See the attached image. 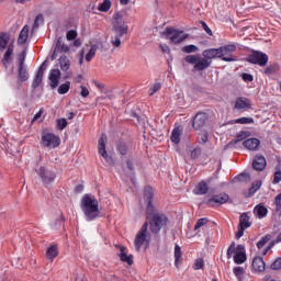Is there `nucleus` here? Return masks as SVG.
Wrapping results in <instances>:
<instances>
[{"label": "nucleus", "instance_id": "16", "mask_svg": "<svg viewBox=\"0 0 281 281\" xmlns=\"http://www.w3.org/2000/svg\"><path fill=\"white\" fill-rule=\"evenodd\" d=\"M12 56H14V45H9L1 60L4 69H8L12 65Z\"/></svg>", "mask_w": 281, "mask_h": 281}, {"label": "nucleus", "instance_id": "13", "mask_svg": "<svg viewBox=\"0 0 281 281\" xmlns=\"http://www.w3.org/2000/svg\"><path fill=\"white\" fill-rule=\"evenodd\" d=\"M210 115L205 112H198L193 117L192 126L195 131H201L205 126Z\"/></svg>", "mask_w": 281, "mask_h": 281}, {"label": "nucleus", "instance_id": "36", "mask_svg": "<svg viewBox=\"0 0 281 281\" xmlns=\"http://www.w3.org/2000/svg\"><path fill=\"white\" fill-rule=\"evenodd\" d=\"M261 186H262V182H260V181L252 182V184L248 191V196H254V194H256V192H258V190H260Z\"/></svg>", "mask_w": 281, "mask_h": 281}, {"label": "nucleus", "instance_id": "29", "mask_svg": "<svg viewBox=\"0 0 281 281\" xmlns=\"http://www.w3.org/2000/svg\"><path fill=\"white\" fill-rule=\"evenodd\" d=\"M235 109H251V102L247 98H238L235 103Z\"/></svg>", "mask_w": 281, "mask_h": 281}, {"label": "nucleus", "instance_id": "42", "mask_svg": "<svg viewBox=\"0 0 281 281\" xmlns=\"http://www.w3.org/2000/svg\"><path fill=\"white\" fill-rule=\"evenodd\" d=\"M60 38H58L54 52L50 56V60H56V58H58V54L60 53Z\"/></svg>", "mask_w": 281, "mask_h": 281}, {"label": "nucleus", "instance_id": "25", "mask_svg": "<svg viewBox=\"0 0 281 281\" xmlns=\"http://www.w3.org/2000/svg\"><path fill=\"white\" fill-rule=\"evenodd\" d=\"M249 213L245 212L239 216V227H244V229H249V226L251 225Z\"/></svg>", "mask_w": 281, "mask_h": 281}, {"label": "nucleus", "instance_id": "45", "mask_svg": "<svg viewBox=\"0 0 281 281\" xmlns=\"http://www.w3.org/2000/svg\"><path fill=\"white\" fill-rule=\"evenodd\" d=\"M67 119H58L56 121V126L58 131H65V128H67Z\"/></svg>", "mask_w": 281, "mask_h": 281}, {"label": "nucleus", "instance_id": "59", "mask_svg": "<svg viewBox=\"0 0 281 281\" xmlns=\"http://www.w3.org/2000/svg\"><path fill=\"white\" fill-rule=\"evenodd\" d=\"M245 229L247 228H244L243 226H238V229L235 234V237L238 239V238H243V236H245Z\"/></svg>", "mask_w": 281, "mask_h": 281}, {"label": "nucleus", "instance_id": "58", "mask_svg": "<svg viewBox=\"0 0 281 281\" xmlns=\"http://www.w3.org/2000/svg\"><path fill=\"white\" fill-rule=\"evenodd\" d=\"M65 223V215L60 214V217L55 220V228L58 229Z\"/></svg>", "mask_w": 281, "mask_h": 281}, {"label": "nucleus", "instance_id": "60", "mask_svg": "<svg viewBox=\"0 0 281 281\" xmlns=\"http://www.w3.org/2000/svg\"><path fill=\"white\" fill-rule=\"evenodd\" d=\"M210 135L207 132H203L200 137V144H207Z\"/></svg>", "mask_w": 281, "mask_h": 281}, {"label": "nucleus", "instance_id": "9", "mask_svg": "<svg viewBox=\"0 0 281 281\" xmlns=\"http://www.w3.org/2000/svg\"><path fill=\"white\" fill-rule=\"evenodd\" d=\"M181 34H183V31H179L175 27L168 26L165 30L166 38L171 41V43H173L175 45H179V44L183 43V41H186V38H188L190 36L189 34H184L181 36Z\"/></svg>", "mask_w": 281, "mask_h": 281}, {"label": "nucleus", "instance_id": "33", "mask_svg": "<svg viewBox=\"0 0 281 281\" xmlns=\"http://www.w3.org/2000/svg\"><path fill=\"white\" fill-rule=\"evenodd\" d=\"M183 252L181 251V246L176 244L175 246V265L176 267H179L181 265Z\"/></svg>", "mask_w": 281, "mask_h": 281}, {"label": "nucleus", "instance_id": "28", "mask_svg": "<svg viewBox=\"0 0 281 281\" xmlns=\"http://www.w3.org/2000/svg\"><path fill=\"white\" fill-rule=\"evenodd\" d=\"M58 60L61 71H69L71 67V60H69V57H67V55H61Z\"/></svg>", "mask_w": 281, "mask_h": 281}, {"label": "nucleus", "instance_id": "22", "mask_svg": "<svg viewBox=\"0 0 281 281\" xmlns=\"http://www.w3.org/2000/svg\"><path fill=\"white\" fill-rule=\"evenodd\" d=\"M29 36H30V26L24 25L18 37V45H25V43H27Z\"/></svg>", "mask_w": 281, "mask_h": 281}, {"label": "nucleus", "instance_id": "43", "mask_svg": "<svg viewBox=\"0 0 281 281\" xmlns=\"http://www.w3.org/2000/svg\"><path fill=\"white\" fill-rule=\"evenodd\" d=\"M25 58H27V50H22L21 54L18 56V66H26Z\"/></svg>", "mask_w": 281, "mask_h": 281}, {"label": "nucleus", "instance_id": "47", "mask_svg": "<svg viewBox=\"0 0 281 281\" xmlns=\"http://www.w3.org/2000/svg\"><path fill=\"white\" fill-rule=\"evenodd\" d=\"M235 124H254V119L252 117H239L235 120Z\"/></svg>", "mask_w": 281, "mask_h": 281}, {"label": "nucleus", "instance_id": "10", "mask_svg": "<svg viewBox=\"0 0 281 281\" xmlns=\"http://www.w3.org/2000/svg\"><path fill=\"white\" fill-rule=\"evenodd\" d=\"M36 172L45 187L50 186L56 180V172L52 169H47V167L42 166Z\"/></svg>", "mask_w": 281, "mask_h": 281}, {"label": "nucleus", "instance_id": "4", "mask_svg": "<svg viewBox=\"0 0 281 281\" xmlns=\"http://www.w3.org/2000/svg\"><path fill=\"white\" fill-rule=\"evenodd\" d=\"M81 211L86 216V221H95L100 216L98 199L89 194H85L80 204Z\"/></svg>", "mask_w": 281, "mask_h": 281}, {"label": "nucleus", "instance_id": "56", "mask_svg": "<svg viewBox=\"0 0 281 281\" xmlns=\"http://www.w3.org/2000/svg\"><path fill=\"white\" fill-rule=\"evenodd\" d=\"M237 181H251V176H249V173H240L239 176H237Z\"/></svg>", "mask_w": 281, "mask_h": 281}, {"label": "nucleus", "instance_id": "38", "mask_svg": "<svg viewBox=\"0 0 281 281\" xmlns=\"http://www.w3.org/2000/svg\"><path fill=\"white\" fill-rule=\"evenodd\" d=\"M98 52V46L92 45L90 47V50L88 52V54L86 55V60L88 63H91V60H93V58L95 57V53Z\"/></svg>", "mask_w": 281, "mask_h": 281}, {"label": "nucleus", "instance_id": "50", "mask_svg": "<svg viewBox=\"0 0 281 281\" xmlns=\"http://www.w3.org/2000/svg\"><path fill=\"white\" fill-rule=\"evenodd\" d=\"M201 153H202L201 147H195L193 150H191L190 158L193 160L199 159V157H201Z\"/></svg>", "mask_w": 281, "mask_h": 281}, {"label": "nucleus", "instance_id": "32", "mask_svg": "<svg viewBox=\"0 0 281 281\" xmlns=\"http://www.w3.org/2000/svg\"><path fill=\"white\" fill-rule=\"evenodd\" d=\"M234 262L235 265H245L247 262V252H235Z\"/></svg>", "mask_w": 281, "mask_h": 281}, {"label": "nucleus", "instance_id": "18", "mask_svg": "<svg viewBox=\"0 0 281 281\" xmlns=\"http://www.w3.org/2000/svg\"><path fill=\"white\" fill-rule=\"evenodd\" d=\"M249 135H251L250 132L247 131H240L237 136L236 139L231 140L227 145L226 148H234L236 146V144H238L239 142H243L244 139H247V137H249Z\"/></svg>", "mask_w": 281, "mask_h": 281}, {"label": "nucleus", "instance_id": "17", "mask_svg": "<svg viewBox=\"0 0 281 281\" xmlns=\"http://www.w3.org/2000/svg\"><path fill=\"white\" fill-rule=\"evenodd\" d=\"M117 249H120L119 257L122 262H126L127 265L132 266L133 265V255H128L126 252V247L125 246H120L115 245Z\"/></svg>", "mask_w": 281, "mask_h": 281}, {"label": "nucleus", "instance_id": "57", "mask_svg": "<svg viewBox=\"0 0 281 281\" xmlns=\"http://www.w3.org/2000/svg\"><path fill=\"white\" fill-rule=\"evenodd\" d=\"M58 38H60V42H63V37H58ZM59 52L60 54H68L69 47L66 44L60 43Z\"/></svg>", "mask_w": 281, "mask_h": 281}, {"label": "nucleus", "instance_id": "49", "mask_svg": "<svg viewBox=\"0 0 281 281\" xmlns=\"http://www.w3.org/2000/svg\"><path fill=\"white\" fill-rule=\"evenodd\" d=\"M234 276H236L238 279L243 278L245 276V268L243 267H235L233 269Z\"/></svg>", "mask_w": 281, "mask_h": 281}, {"label": "nucleus", "instance_id": "24", "mask_svg": "<svg viewBox=\"0 0 281 281\" xmlns=\"http://www.w3.org/2000/svg\"><path fill=\"white\" fill-rule=\"evenodd\" d=\"M46 258H47V260H50L52 262H54V260L56 258H58V246L57 245H52L47 248Z\"/></svg>", "mask_w": 281, "mask_h": 281}, {"label": "nucleus", "instance_id": "11", "mask_svg": "<svg viewBox=\"0 0 281 281\" xmlns=\"http://www.w3.org/2000/svg\"><path fill=\"white\" fill-rule=\"evenodd\" d=\"M104 139H106V135L102 134L98 142L99 155L105 159L109 166H114L115 161L113 160V157L109 156L106 153V142Z\"/></svg>", "mask_w": 281, "mask_h": 281}, {"label": "nucleus", "instance_id": "21", "mask_svg": "<svg viewBox=\"0 0 281 281\" xmlns=\"http://www.w3.org/2000/svg\"><path fill=\"white\" fill-rule=\"evenodd\" d=\"M243 146H245L247 150H258V148L260 147V139L248 138L243 142Z\"/></svg>", "mask_w": 281, "mask_h": 281}, {"label": "nucleus", "instance_id": "44", "mask_svg": "<svg viewBox=\"0 0 281 281\" xmlns=\"http://www.w3.org/2000/svg\"><path fill=\"white\" fill-rule=\"evenodd\" d=\"M205 267V261H203V258L195 259L193 263L194 271H199Z\"/></svg>", "mask_w": 281, "mask_h": 281}, {"label": "nucleus", "instance_id": "27", "mask_svg": "<svg viewBox=\"0 0 281 281\" xmlns=\"http://www.w3.org/2000/svg\"><path fill=\"white\" fill-rule=\"evenodd\" d=\"M254 214H256L258 218H265V216L269 214V210L262 204H257L254 209Z\"/></svg>", "mask_w": 281, "mask_h": 281}, {"label": "nucleus", "instance_id": "48", "mask_svg": "<svg viewBox=\"0 0 281 281\" xmlns=\"http://www.w3.org/2000/svg\"><path fill=\"white\" fill-rule=\"evenodd\" d=\"M209 222L210 220H207V217H202L198 220L194 226V231L196 232V229H201V227H203V225H207Z\"/></svg>", "mask_w": 281, "mask_h": 281}, {"label": "nucleus", "instance_id": "2", "mask_svg": "<svg viewBox=\"0 0 281 281\" xmlns=\"http://www.w3.org/2000/svg\"><path fill=\"white\" fill-rule=\"evenodd\" d=\"M201 55H187L184 60L188 65H193V71H205L212 65L211 60L221 58V46L218 48H207Z\"/></svg>", "mask_w": 281, "mask_h": 281}, {"label": "nucleus", "instance_id": "62", "mask_svg": "<svg viewBox=\"0 0 281 281\" xmlns=\"http://www.w3.org/2000/svg\"><path fill=\"white\" fill-rule=\"evenodd\" d=\"M81 92L80 95L81 98H89V89L85 86H80Z\"/></svg>", "mask_w": 281, "mask_h": 281}, {"label": "nucleus", "instance_id": "51", "mask_svg": "<svg viewBox=\"0 0 281 281\" xmlns=\"http://www.w3.org/2000/svg\"><path fill=\"white\" fill-rule=\"evenodd\" d=\"M234 254H236V243H232L227 249L226 256L228 258V260L232 258V256H234Z\"/></svg>", "mask_w": 281, "mask_h": 281}, {"label": "nucleus", "instance_id": "26", "mask_svg": "<svg viewBox=\"0 0 281 281\" xmlns=\"http://www.w3.org/2000/svg\"><path fill=\"white\" fill-rule=\"evenodd\" d=\"M207 190H210V188L207 187V183L205 181H200L193 192L198 195H203V194H207Z\"/></svg>", "mask_w": 281, "mask_h": 281}, {"label": "nucleus", "instance_id": "20", "mask_svg": "<svg viewBox=\"0 0 281 281\" xmlns=\"http://www.w3.org/2000/svg\"><path fill=\"white\" fill-rule=\"evenodd\" d=\"M252 269L259 273H262L267 269V263H265L262 257H255L252 259Z\"/></svg>", "mask_w": 281, "mask_h": 281}, {"label": "nucleus", "instance_id": "7", "mask_svg": "<svg viewBox=\"0 0 281 281\" xmlns=\"http://www.w3.org/2000/svg\"><path fill=\"white\" fill-rule=\"evenodd\" d=\"M236 49V44H226L220 46V60H223L224 63H236V60H238V57L234 55Z\"/></svg>", "mask_w": 281, "mask_h": 281}, {"label": "nucleus", "instance_id": "39", "mask_svg": "<svg viewBox=\"0 0 281 281\" xmlns=\"http://www.w3.org/2000/svg\"><path fill=\"white\" fill-rule=\"evenodd\" d=\"M98 10L99 12H109L111 10V0H103Z\"/></svg>", "mask_w": 281, "mask_h": 281}, {"label": "nucleus", "instance_id": "53", "mask_svg": "<svg viewBox=\"0 0 281 281\" xmlns=\"http://www.w3.org/2000/svg\"><path fill=\"white\" fill-rule=\"evenodd\" d=\"M240 78L244 80V82H254V75L251 74L243 72Z\"/></svg>", "mask_w": 281, "mask_h": 281}, {"label": "nucleus", "instance_id": "23", "mask_svg": "<svg viewBox=\"0 0 281 281\" xmlns=\"http://www.w3.org/2000/svg\"><path fill=\"white\" fill-rule=\"evenodd\" d=\"M182 135H183V128L181 126L175 127L172 130L170 139L173 144H180Z\"/></svg>", "mask_w": 281, "mask_h": 281}, {"label": "nucleus", "instance_id": "54", "mask_svg": "<svg viewBox=\"0 0 281 281\" xmlns=\"http://www.w3.org/2000/svg\"><path fill=\"white\" fill-rule=\"evenodd\" d=\"M47 69V60L43 61L38 67L37 75L45 76V70Z\"/></svg>", "mask_w": 281, "mask_h": 281}, {"label": "nucleus", "instance_id": "52", "mask_svg": "<svg viewBox=\"0 0 281 281\" xmlns=\"http://www.w3.org/2000/svg\"><path fill=\"white\" fill-rule=\"evenodd\" d=\"M77 37H78V32H76V30H70L66 33L67 41H76Z\"/></svg>", "mask_w": 281, "mask_h": 281}, {"label": "nucleus", "instance_id": "55", "mask_svg": "<svg viewBox=\"0 0 281 281\" xmlns=\"http://www.w3.org/2000/svg\"><path fill=\"white\" fill-rule=\"evenodd\" d=\"M200 24H201V27L204 30V32H206V34H209V36H213L212 29H210V26H207V23H205V21L201 20Z\"/></svg>", "mask_w": 281, "mask_h": 281}, {"label": "nucleus", "instance_id": "3", "mask_svg": "<svg viewBox=\"0 0 281 281\" xmlns=\"http://www.w3.org/2000/svg\"><path fill=\"white\" fill-rule=\"evenodd\" d=\"M112 30L116 35L112 38L111 43L113 47H120L122 45V36L128 34V24H126L124 14L120 11L113 14Z\"/></svg>", "mask_w": 281, "mask_h": 281}, {"label": "nucleus", "instance_id": "35", "mask_svg": "<svg viewBox=\"0 0 281 281\" xmlns=\"http://www.w3.org/2000/svg\"><path fill=\"white\" fill-rule=\"evenodd\" d=\"M70 89H71V82L70 81H66L65 83H61L58 87L57 93H59V95H65V93H69Z\"/></svg>", "mask_w": 281, "mask_h": 281}, {"label": "nucleus", "instance_id": "63", "mask_svg": "<svg viewBox=\"0 0 281 281\" xmlns=\"http://www.w3.org/2000/svg\"><path fill=\"white\" fill-rule=\"evenodd\" d=\"M280 181H281V170L274 172V178H273L272 183L278 184V183H280Z\"/></svg>", "mask_w": 281, "mask_h": 281}, {"label": "nucleus", "instance_id": "15", "mask_svg": "<svg viewBox=\"0 0 281 281\" xmlns=\"http://www.w3.org/2000/svg\"><path fill=\"white\" fill-rule=\"evenodd\" d=\"M252 168L257 172H262L267 168V158L262 155H256L252 159Z\"/></svg>", "mask_w": 281, "mask_h": 281}, {"label": "nucleus", "instance_id": "34", "mask_svg": "<svg viewBox=\"0 0 281 281\" xmlns=\"http://www.w3.org/2000/svg\"><path fill=\"white\" fill-rule=\"evenodd\" d=\"M277 71H280V64L278 63L271 64L265 69L266 76H273Z\"/></svg>", "mask_w": 281, "mask_h": 281}, {"label": "nucleus", "instance_id": "19", "mask_svg": "<svg viewBox=\"0 0 281 281\" xmlns=\"http://www.w3.org/2000/svg\"><path fill=\"white\" fill-rule=\"evenodd\" d=\"M18 80L19 82H27L30 80L27 66H18Z\"/></svg>", "mask_w": 281, "mask_h": 281}, {"label": "nucleus", "instance_id": "14", "mask_svg": "<svg viewBox=\"0 0 281 281\" xmlns=\"http://www.w3.org/2000/svg\"><path fill=\"white\" fill-rule=\"evenodd\" d=\"M48 80L50 89H57L58 85H60V69L53 68L49 71Z\"/></svg>", "mask_w": 281, "mask_h": 281}, {"label": "nucleus", "instance_id": "30", "mask_svg": "<svg viewBox=\"0 0 281 281\" xmlns=\"http://www.w3.org/2000/svg\"><path fill=\"white\" fill-rule=\"evenodd\" d=\"M116 150L120 155H127L128 154V144L124 139H119L116 143Z\"/></svg>", "mask_w": 281, "mask_h": 281}, {"label": "nucleus", "instance_id": "31", "mask_svg": "<svg viewBox=\"0 0 281 281\" xmlns=\"http://www.w3.org/2000/svg\"><path fill=\"white\" fill-rule=\"evenodd\" d=\"M10 44V35L5 32L0 33V52H3L5 47Z\"/></svg>", "mask_w": 281, "mask_h": 281}, {"label": "nucleus", "instance_id": "64", "mask_svg": "<svg viewBox=\"0 0 281 281\" xmlns=\"http://www.w3.org/2000/svg\"><path fill=\"white\" fill-rule=\"evenodd\" d=\"M38 21H41L43 23V14H37L35 16L34 23H33V27H38L40 23Z\"/></svg>", "mask_w": 281, "mask_h": 281}, {"label": "nucleus", "instance_id": "5", "mask_svg": "<svg viewBox=\"0 0 281 281\" xmlns=\"http://www.w3.org/2000/svg\"><path fill=\"white\" fill-rule=\"evenodd\" d=\"M60 136L47 132V130H44L42 132V138H41V146L43 148H49V150L54 149V148H58V146H60Z\"/></svg>", "mask_w": 281, "mask_h": 281}, {"label": "nucleus", "instance_id": "8", "mask_svg": "<svg viewBox=\"0 0 281 281\" xmlns=\"http://www.w3.org/2000/svg\"><path fill=\"white\" fill-rule=\"evenodd\" d=\"M246 63H250V65H259V67H266L267 63H269V55L260 50H252L251 54L246 57Z\"/></svg>", "mask_w": 281, "mask_h": 281}, {"label": "nucleus", "instance_id": "6", "mask_svg": "<svg viewBox=\"0 0 281 281\" xmlns=\"http://www.w3.org/2000/svg\"><path fill=\"white\" fill-rule=\"evenodd\" d=\"M146 245V247H149L150 245V235L148 234V222H144L143 226L136 234L134 245L136 251H139L142 249V245Z\"/></svg>", "mask_w": 281, "mask_h": 281}, {"label": "nucleus", "instance_id": "12", "mask_svg": "<svg viewBox=\"0 0 281 281\" xmlns=\"http://www.w3.org/2000/svg\"><path fill=\"white\" fill-rule=\"evenodd\" d=\"M229 201V195L225 192L212 195L205 204L207 207H216V205H223Z\"/></svg>", "mask_w": 281, "mask_h": 281}, {"label": "nucleus", "instance_id": "1", "mask_svg": "<svg viewBox=\"0 0 281 281\" xmlns=\"http://www.w3.org/2000/svg\"><path fill=\"white\" fill-rule=\"evenodd\" d=\"M143 199L145 203H147L145 213V223H147V228L149 226L151 234H159V232L168 225L169 220L166 214L157 212V207L153 205V199H155L153 187L147 186L144 188Z\"/></svg>", "mask_w": 281, "mask_h": 281}, {"label": "nucleus", "instance_id": "40", "mask_svg": "<svg viewBox=\"0 0 281 281\" xmlns=\"http://www.w3.org/2000/svg\"><path fill=\"white\" fill-rule=\"evenodd\" d=\"M42 83H43V75L36 74L32 82V89H38V87H41Z\"/></svg>", "mask_w": 281, "mask_h": 281}, {"label": "nucleus", "instance_id": "41", "mask_svg": "<svg viewBox=\"0 0 281 281\" xmlns=\"http://www.w3.org/2000/svg\"><path fill=\"white\" fill-rule=\"evenodd\" d=\"M269 240H271V234H267L266 236H263L261 240L257 243V248L262 249V247H265V245H267Z\"/></svg>", "mask_w": 281, "mask_h": 281}, {"label": "nucleus", "instance_id": "46", "mask_svg": "<svg viewBox=\"0 0 281 281\" xmlns=\"http://www.w3.org/2000/svg\"><path fill=\"white\" fill-rule=\"evenodd\" d=\"M270 269L272 271H280L281 270V257H278L271 265Z\"/></svg>", "mask_w": 281, "mask_h": 281}, {"label": "nucleus", "instance_id": "37", "mask_svg": "<svg viewBox=\"0 0 281 281\" xmlns=\"http://www.w3.org/2000/svg\"><path fill=\"white\" fill-rule=\"evenodd\" d=\"M182 52L184 54H196V52H199V47L194 44H190V45L182 47Z\"/></svg>", "mask_w": 281, "mask_h": 281}, {"label": "nucleus", "instance_id": "61", "mask_svg": "<svg viewBox=\"0 0 281 281\" xmlns=\"http://www.w3.org/2000/svg\"><path fill=\"white\" fill-rule=\"evenodd\" d=\"M161 89V83L157 82L153 86V88L150 89V95H155V93H157V91H159Z\"/></svg>", "mask_w": 281, "mask_h": 281}]
</instances>
